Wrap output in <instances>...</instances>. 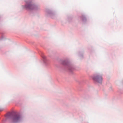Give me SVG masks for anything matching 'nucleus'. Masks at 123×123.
I'll return each instance as SVG.
<instances>
[{"label":"nucleus","mask_w":123,"mask_h":123,"mask_svg":"<svg viewBox=\"0 0 123 123\" xmlns=\"http://www.w3.org/2000/svg\"><path fill=\"white\" fill-rule=\"evenodd\" d=\"M21 119V117L20 115L18 114H15L13 115L11 118L12 122L15 123L20 121Z\"/></svg>","instance_id":"1"},{"label":"nucleus","mask_w":123,"mask_h":123,"mask_svg":"<svg viewBox=\"0 0 123 123\" xmlns=\"http://www.w3.org/2000/svg\"><path fill=\"white\" fill-rule=\"evenodd\" d=\"M9 103H11V102H10Z\"/></svg>","instance_id":"4"},{"label":"nucleus","mask_w":123,"mask_h":123,"mask_svg":"<svg viewBox=\"0 0 123 123\" xmlns=\"http://www.w3.org/2000/svg\"><path fill=\"white\" fill-rule=\"evenodd\" d=\"M94 80L98 83H101L102 80V78L101 76L97 75L95 76L93 78Z\"/></svg>","instance_id":"2"},{"label":"nucleus","mask_w":123,"mask_h":123,"mask_svg":"<svg viewBox=\"0 0 123 123\" xmlns=\"http://www.w3.org/2000/svg\"><path fill=\"white\" fill-rule=\"evenodd\" d=\"M36 6L33 5H32L30 3H27L25 5V7L27 9L30 10H32L35 8Z\"/></svg>","instance_id":"3"}]
</instances>
